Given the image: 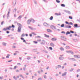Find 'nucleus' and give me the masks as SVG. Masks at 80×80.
<instances>
[{"label":"nucleus","mask_w":80,"mask_h":80,"mask_svg":"<svg viewBox=\"0 0 80 80\" xmlns=\"http://www.w3.org/2000/svg\"><path fill=\"white\" fill-rule=\"evenodd\" d=\"M70 50H69V51H66V52L67 53H70Z\"/></svg>","instance_id":"44"},{"label":"nucleus","mask_w":80,"mask_h":80,"mask_svg":"<svg viewBox=\"0 0 80 80\" xmlns=\"http://www.w3.org/2000/svg\"><path fill=\"white\" fill-rule=\"evenodd\" d=\"M45 37H46V38H49L50 37V36L49 35H47L46 34H44Z\"/></svg>","instance_id":"20"},{"label":"nucleus","mask_w":80,"mask_h":80,"mask_svg":"<svg viewBox=\"0 0 80 80\" xmlns=\"http://www.w3.org/2000/svg\"><path fill=\"white\" fill-rule=\"evenodd\" d=\"M73 40H74V41H75V42H77V39H73Z\"/></svg>","instance_id":"57"},{"label":"nucleus","mask_w":80,"mask_h":80,"mask_svg":"<svg viewBox=\"0 0 80 80\" xmlns=\"http://www.w3.org/2000/svg\"><path fill=\"white\" fill-rule=\"evenodd\" d=\"M33 42H34V43H38V42H36V41H33Z\"/></svg>","instance_id":"58"},{"label":"nucleus","mask_w":80,"mask_h":80,"mask_svg":"<svg viewBox=\"0 0 80 80\" xmlns=\"http://www.w3.org/2000/svg\"><path fill=\"white\" fill-rule=\"evenodd\" d=\"M69 18H70V19H73V18H72V16H69Z\"/></svg>","instance_id":"45"},{"label":"nucleus","mask_w":80,"mask_h":80,"mask_svg":"<svg viewBox=\"0 0 80 80\" xmlns=\"http://www.w3.org/2000/svg\"><path fill=\"white\" fill-rule=\"evenodd\" d=\"M20 76L21 77H22V78H24V77H23V76H22V75H20Z\"/></svg>","instance_id":"52"},{"label":"nucleus","mask_w":80,"mask_h":80,"mask_svg":"<svg viewBox=\"0 0 80 80\" xmlns=\"http://www.w3.org/2000/svg\"><path fill=\"white\" fill-rule=\"evenodd\" d=\"M64 24H62V25H61V27H64Z\"/></svg>","instance_id":"40"},{"label":"nucleus","mask_w":80,"mask_h":80,"mask_svg":"<svg viewBox=\"0 0 80 80\" xmlns=\"http://www.w3.org/2000/svg\"><path fill=\"white\" fill-rule=\"evenodd\" d=\"M30 20H31V22H32V23H34L35 22V21L32 18L30 19Z\"/></svg>","instance_id":"11"},{"label":"nucleus","mask_w":80,"mask_h":80,"mask_svg":"<svg viewBox=\"0 0 80 80\" xmlns=\"http://www.w3.org/2000/svg\"><path fill=\"white\" fill-rule=\"evenodd\" d=\"M58 68H62V66L60 65H58Z\"/></svg>","instance_id":"32"},{"label":"nucleus","mask_w":80,"mask_h":80,"mask_svg":"<svg viewBox=\"0 0 80 80\" xmlns=\"http://www.w3.org/2000/svg\"><path fill=\"white\" fill-rule=\"evenodd\" d=\"M30 22H31V21L30 20V19L28 20V22H27L28 25H29L30 24Z\"/></svg>","instance_id":"12"},{"label":"nucleus","mask_w":80,"mask_h":80,"mask_svg":"<svg viewBox=\"0 0 80 80\" xmlns=\"http://www.w3.org/2000/svg\"><path fill=\"white\" fill-rule=\"evenodd\" d=\"M57 39L56 38H52V41H57Z\"/></svg>","instance_id":"9"},{"label":"nucleus","mask_w":80,"mask_h":80,"mask_svg":"<svg viewBox=\"0 0 80 80\" xmlns=\"http://www.w3.org/2000/svg\"><path fill=\"white\" fill-rule=\"evenodd\" d=\"M73 69L72 68L71 70H69V71L70 72H72V71H73Z\"/></svg>","instance_id":"41"},{"label":"nucleus","mask_w":80,"mask_h":80,"mask_svg":"<svg viewBox=\"0 0 80 80\" xmlns=\"http://www.w3.org/2000/svg\"><path fill=\"white\" fill-rule=\"evenodd\" d=\"M72 26L70 25H66L65 26H64V28H71Z\"/></svg>","instance_id":"5"},{"label":"nucleus","mask_w":80,"mask_h":80,"mask_svg":"<svg viewBox=\"0 0 80 80\" xmlns=\"http://www.w3.org/2000/svg\"><path fill=\"white\" fill-rule=\"evenodd\" d=\"M2 45H3V46H7V43L5 42H3L2 43Z\"/></svg>","instance_id":"15"},{"label":"nucleus","mask_w":80,"mask_h":80,"mask_svg":"<svg viewBox=\"0 0 80 80\" xmlns=\"http://www.w3.org/2000/svg\"><path fill=\"white\" fill-rule=\"evenodd\" d=\"M74 57L75 58H80V57H78L77 55H74Z\"/></svg>","instance_id":"17"},{"label":"nucleus","mask_w":80,"mask_h":80,"mask_svg":"<svg viewBox=\"0 0 80 80\" xmlns=\"http://www.w3.org/2000/svg\"><path fill=\"white\" fill-rule=\"evenodd\" d=\"M69 25H73V23L70 22V23H69Z\"/></svg>","instance_id":"51"},{"label":"nucleus","mask_w":80,"mask_h":80,"mask_svg":"<svg viewBox=\"0 0 80 80\" xmlns=\"http://www.w3.org/2000/svg\"><path fill=\"white\" fill-rule=\"evenodd\" d=\"M25 34H24V33H23L22 35H21V37H25Z\"/></svg>","instance_id":"37"},{"label":"nucleus","mask_w":80,"mask_h":80,"mask_svg":"<svg viewBox=\"0 0 80 80\" xmlns=\"http://www.w3.org/2000/svg\"><path fill=\"white\" fill-rule=\"evenodd\" d=\"M12 36L13 35H8V37L9 38H10L11 39H13L14 38V37H12Z\"/></svg>","instance_id":"4"},{"label":"nucleus","mask_w":80,"mask_h":80,"mask_svg":"<svg viewBox=\"0 0 80 80\" xmlns=\"http://www.w3.org/2000/svg\"><path fill=\"white\" fill-rule=\"evenodd\" d=\"M49 79L50 80H53V78H52V77H50L49 78Z\"/></svg>","instance_id":"55"},{"label":"nucleus","mask_w":80,"mask_h":80,"mask_svg":"<svg viewBox=\"0 0 80 80\" xmlns=\"http://www.w3.org/2000/svg\"><path fill=\"white\" fill-rule=\"evenodd\" d=\"M80 69H78V70H77V72H80Z\"/></svg>","instance_id":"61"},{"label":"nucleus","mask_w":80,"mask_h":80,"mask_svg":"<svg viewBox=\"0 0 80 80\" xmlns=\"http://www.w3.org/2000/svg\"><path fill=\"white\" fill-rule=\"evenodd\" d=\"M47 31L48 32H52V30L49 29H47Z\"/></svg>","instance_id":"18"},{"label":"nucleus","mask_w":80,"mask_h":80,"mask_svg":"<svg viewBox=\"0 0 80 80\" xmlns=\"http://www.w3.org/2000/svg\"><path fill=\"white\" fill-rule=\"evenodd\" d=\"M69 60H72L73 61H76V59H75L74 58H70L69 59Z\"/></svg>","instance_id":"22"},{"label":"nucleus","mask_w":80,"mask_h":80,"mask_svg":"<svg viewBox=\"0 0 80 80\" xmlns=\"http://www.w3.org/2000/svg\"><path fill=\"white\" fill-rule=\"evenodd\" d=\"M13 78L15 80H17V78H16L15 76H14L13 77Z\"/></svg>","instance_id":"34"},{"label":"nucleus","mask_w":80,"mask_h":80,"mask_svg":"<svg viewBox=\"0 0 80 80\" xmlns=\"http://www.w3.org/2000/svg\"><path fill=\"white\" fill-rule=\"evenodd\" d=\"M27 60H30V59H31V57H28V58H27Z\"/></svg>","instance_id":"39"},{"label":"nucleus","mask_w":80,"mask_h":80,"mask_svg":"<svg viewBox=\"0 0 80 80\" xmlns=\"http://www.w3.org/2000/svg\"><path fill=\"white\" fill-rule=\"evenodd\" d=\"M44 78H47V76H46V75H44Z\"/></svg>","instance_id":"49"},{"label":"nucleus","mask_w":80,"mask_h":80,"mask_svg":"<svg viewBox=\"0 0 80 80\" xmlns=\"http://www.w3.org/2000/svg\"><path fill=\"white\" fill-rule=\"evenodd\" d=\"M49 49H50V50H53V48H52L51 47H49Z\"/></svg>","instance_id":"50"},{"label":"nucleus","mask_w":80,"mask_h":80,"mask_svg":"<svg viewBox=\"0 0 80 80\" xmlns=\"http://www.w3.org/2000/svg\"><path fill=\"white\" fill-rule=\"evenodd\" d=\"M65 23L66 24H68V25H69V23H68V22L67 21H66Z\"/></svg>","instance_id":"46"},{"label":"nucleus","mask_w":80,"mask_h":80,"mask_svg":"<svg viewBox=\"0 0 80 80\" xmlns=\"http://www.w3.org/2000/svg\"><path fill=\"white\" fill-rule=\"evenodd\" d=\"M61 39L63 41H67V38L65 36H61Z\"/></svg>","instance_id":"3"},{"label":"nucleus","mask_w":80,"mask_h":80,"mask_svg":"<svg viewBox=\"0 0 80 80\" xmlns=\"http://www.w3.org/2000/svg\"><path fill=\"white\" fill-rule=\"evenodd\" d=\"M61 7H65V5L63 4H62L61 5Z\"/></svg>","instance_id":"29"},{"label":"nucleus","mask_w":80,"mask_h":80,"mask_svg":"<svg viewBox=\"0 0 80 80\" xmlns=\"http://www.w3.org/2000/svg\"><path fill=\"white\" fill-rule=\"evenodd\" d=\"M51 28L52 29H56V28H55V26L53 25H52L51 26Z\"/></svg>","instance_id":"13"},{"label":"nucleus","mask_w":80,"mask_h":80,"mask_svg":"<svg viewBox=\"0 0 80 80\" xmlns=\"http://www.w3.org/2000/svg\"><path fill=\"white\" fill-rule=\"evenodd\" d=\"M3 22H4L3 21H2V22H1V25H3Z\"/></svg>","instance_id":"64"},{"label":"nucleus","mask_w":80,"mask_h":80,"mask_svg":"<svg viewBox=\"0 0 80 80\" xmlns=\"http://www.w3.org/2000/svg\"><path fill=\"white\" fill-rule=\"evenodd\" d=\"M65 12H66V13H68L69 14H70V13H71L70 12L68 11L65 10Z\"/></svg>","instance_id":"21"},{"label":"nucleus","mask_w":80,"mask_h":80,"mask_svg":"<svg viewBox=\"0 0 80 80\" xmlns=\"http://www.w3.org/2000/svg\"><path fill=\"white\" fill-rule=\"evenodd\" d=\"M17 24L19 27L18 28V32L20 33L21 32V30H22V25L19 23H17Z\"/></svg>","instance_id":"1"},{"label":"nucleus","mask_w":80,"mask_h":80,"mask_svg":"<svg viewBox=\"0 0 80 80\" xmlns=\"http://www.w3.org/2000/svg\"><path fill=\"white\" fill-rule=\"evenodd\" d=\"M69 53L72 54V55H73V52L72 50H70Z\"/></svg>","instance_id":"26"},{"label":"nucleus","mask_w":80,"mask_h":80,"mask_svg":"<svg viewBox=\"0 0 80 80\" xmlns=\"http://www.w3.org/2000/svg\"><path fill=\"white\" fill-rule=\"evenodd\" d=\"M66 49H69L70 48V47L68 46H67L66 47Z\"/></svg>","instance_id":"24"},{"label":"nucleus","mask_w":80,"mask_h":80,"mask_svg":"<svg viewBox=\"0 0 80 80\" xmlns=\"http://www.w3.org/2000/svg\"><path fill=\"white\" fill-rule=\"evenodd\" d=\"M16 72H19V70H18V69H17V70H16Z\"/></svg>","instance_id":"56"},{"label":"nucleus","mask_w":80,"mask_h":80,"mask_svg":"<svg viewBox=\"0 0 80 80\" xmlns=\"http://www.w3.org/2000/svg\"><path fill=\"white\" fill-rule=\"evenodd\" d=\"M67 72H65L63 73L62 74V77H64L65 76H66V75H67Z\"/></svg>","instance_id":"10"},{"label":"nucleus","mask_w":80,"mask_h":80,"mask_svg":"<svg viewBox=\"0 0 80 80\" xmlns=\"http://www.w3.org/2000/svg\"><path fill=\"white\" fill-rule=\"evenodd\" d=\"M37 30V29L36 28H32V30Z\"/></svg>","instance_id":"62"},{"label":"nucleus","mask_w":80,"mask_h":80,"mask_svg":"<svg viewBox=\"0 0 80 80\" xmlns=\"http://www.w3.org/2000/svg\"><path fill=\"white\" fill-rule=\"evenodd\" d=\"M74 26L75 27H77V28H78V27H80V26H78V24H75L74 25Z\"/></svg>","instance_id":"16"},{"label":"nucleus","mask_w":80,"mask_h":80,"mask_svg":"<svg viewBox=\"0 0 80 80\" xmlns=\"http://www.w3.org/2000/svg\"><path fill=\"white\" fill-rule=\"evenodd\" d=\"M12 27V28H15V26L13 25V24L12 25V26H9V27H7L6 28H4L3 30H4V31H6V30H10V28H11Z\"/></svg>","instance_id":"2"},{"label":"nucleus","mask_w":80,"mask_h":80,"mask_svg":"<svg viewBox=\"0 0 80 80\" xmlns=\"http://www.w3.org/2000/svg\"><path fill=\"white\" fill-rule=\"evenodd\" d=\"M60 15V14H58L57 13H55V15H57V16H58V15Z\"/></svg>","instance_id":"38"},{"label":"nucleus","mask_w":80,"mask_h":80,"mask_svg":"<svg viewBox=\"0 0 80 80\" xmlns=\"http://www.w3.org/2000/svg\"><path fill=\"white\" fill-rule=\"evenodd\" d=\"M70 32L67 31L66 33V35H68V34H70Z\"/></svg>","instance_id":"23"},{"label":"nucleus","mask_w":80,"mask_h":80,"mask_svg":"<svg viewBox=\"0 0 80 80\" xmlns=\"http://www.w3.org/2000/svg\"><path fill=\"white\" fill-rule=\"evenodd\" d=\"M53 16H51L50 18V20H53Z\"/></svg>","instance_id":"31"},{"label":"nucleus","mask_w":80,"mask_h":80,"mask_svg":"<svg viewBox=\"0 0 80 80\" xmlns=\"http://www.w3.org/2000/svg\"><path fill=\"white\" fill-rule=\"evenodd\" d=\"M29 36L30 37H32V34H29Z\"/></svg>","instance_id":"60"},{"label":"nucleus","mask_w":80,"mask_h":80,"mask_svg":"<svg viewBox=\"0 0 80 80\" xmlns=\"http://www.w3.org/2000/svg\"><path fill=\"white\" fill-rule=\"evenodd\" d=\"M50 45H51V46H52V47H54L55 45L54 44H53L52 43H51L50 44Z\"/></svg>","instance_id":"27"},{"label":"nucleus","mask_w":80,"mask_h":80,"mask_svg":"<svg viewBox=\"0 0 80 80\" xmlns=\"http://www.w3.org/2000/svg\"><path fill=\"white\" fill-rule=\"evenodd\" d=\"M3 78V76L0 77V80H2Z\"/></svg>","instance_id":"35"},{"label":"nucleus","mask_w":80,"mask_h":80,"mask_svg":"<svg viewBox=\"0 0 80 80\" xmlns=\"http://www.w3.org/2000/svg\"><path fill=\"white\" fill-rule=\"evenodd\" d=\"M38 80H42V79L41 78H38Z\"/></svg>","instance_id":"48"},{"label":"nucleus","mask_w":80,"mask_h":80,"mask_svg":"<svg viewBox=\"0 0 80 80\" xmlns=\"http://www.w3.org/2000/svg\"><path fill=\"white\" fill-rule=\"evenodd\" d=\"M17 68V66H15L13 68L14 70H15L16 68Z\"/></svg>","instance_id":"53"},{"label":"nucleus","mask_w":80,"mask_h":80,"mask_svg":"<svg viewBox=\"0 0 80 80\" xmlns=\"http://www.w3.org/2000/svg\"><path fill=\"white\" fill-rule=\"evenodd\" d=\"M44 25L46 27H49V24L46 22H45L43 23Z\"/></svg>","instance_id":"6"},{"label":"nucleus","mask_w":80,"mask_h":80,"mask_svg":"<svg viewBox=\"0 0 80 80\" xmlns=\"http://www.w3.org/2000/svg\"><path fill=\"white\" fill-rule=\"evenodd\" d=\"M10 12H8L7 14V17L8 18V17H10Z\"/></svg>","instance_id":"14"},{"label":"nucleus","mask_w":80,"mask_h":80,"mask_svg":"<svg viewBox=\"0 0 80 80\" xmlns=\"http://www.w3.org/2000/svg\"><path fill=\"white\" fill-rule=\"evenodd\" d=\"M46 43L45 41V40H42V42H41V45H44Z\"/></svg>","instance_id":"8"},{"label":"nucleus","mask_w":80,"mask_h":80,"mask_svg":"<svg viewBox=\"0 0 80 80\" xmlns=\"http://www.w3.org/2000/svg\"><path fill=\"white\" fill-rule=\"evenodd\" d=\"M17 11V9L16 8L14 9L13 11L12 12L13 13H14V12H15Z\"/></svg>","instance_id":"33"},{"label":"nucleus","mask_w":80,"mask_h":80,"mask_svg":"<svg viewBox=\"0 0 80 80\" xmlns=\"http://www.w3.org/2000/svg\"><path fill=\"white\" fill-rule=\"evenodd\" d=\"M70 33H74V32H73L72 31L70 30Z\"/></svg>","instance_id":"42"},{"label":"nucleus","mask_w":80,"mask_h":80,"mask_svg":"<svg viewBox=\"0 0 80 80\" xmlns=\"http://www.w3.org/2000/svg\"><path fill=\"white\" fill-rule=\"evenodd\" d=\"M38 73H39V74H40V71H38Z\"/></svg>","instance_id":"63"},{"label":"nucleus","mask_w":80,"mask_h":80,"mask_svg":"<svg viewBox=\"0 0 80 80\" xmlns=\"http://www.w3.org/2000/svg\"><path fill=\"white\" fill-rule=\"evenodd\" d=\"M10 54H7L6 58H9V57H10Z\"/></svg>","instance_id":"28"},{"label":"nucleus","mask_w":80,"mask_h":80,"mask_svg":"<svg viewBox=\"0 0 80 80\" xmlns=\"http://www.w3.org/2000/svg\"><path fill=\"white\" fill-rule=\"evenodd\" d=\"M60 56V57L59 58V60H63L64 59V58L62 57V56H63V55H61Z\"/></svg>","instance_id":"7"},{"label":"nucleus","mask_w":80,"mask_h":80,"mask_svg":"<svg viewBox=\"0 0 80 80\" xmlns=\"http://www.w3.org/2000/svg\"><path fill=\"white\" fill-rule=\"evenodd\" d=\"M6 33H7L8 34V33H10V32H9L8 31H7Z\"/></svg>","instance_id":"59"},{"label":"nucleus","mask_w":80,"mask_h":80,"mask_svg":"<svg viewBox=\"0 0 80 80\" xmlns=\"http://www.w3.org/2000/svg\"><path fill=\"white\" fill-rule=\"evenodd\" d=\"M22 18V16H20L17 18L18 20H20Z\"/></svg>","instance_id":"19"},{"label":"nucleus","mask_w":80,"mask_h":80,"mask_svg":"<svg viewBox=\"0 0 80 80\" xmlns=\"http://www.w3.org/2000/svg\"><path fill=\"white\" fill-rule=\"evenodd\" d=\"M37 49H34L32 50V52H37Z\"/></svg>","instance_id":"25"},{"label":"nucleus","mask_w":80,"mask_h":80,"mask_svg":"<svg viewBox=\"0 0 80 80\" xmlns=\"http://www.w3.org/2000/svg\"><path fill=\"white\" fill-rule=\"evenodd\" d=\"M37 37L38 38H41L40 36H38L37 37H36V38H37Z\"/></svg>","instance_id":"47"},{"label":"nucleus","mask_w":80,"mask_h":80,"mask_svg":"<svg viewBox=\"0 0 80 80\" xmlns=\"http://www.w3.org/2000/svg\"><path fill=\"white\" fill-rule=\"evenodd\" d=\"M28 28H30V29H31V30H32L33 29V28H32V27L28 26Z\"/></svg>","instance_id":"36"},{"label":"nucleus","mask_w":80,"mask_h":80,"mask_svg":"<svg viewBox=\"0 0 80 80\" xmlns=\"http://www.w3.org/2000/svg\"><path fill=\"white\" fill-rule=\"evenodd\" d=\"M60 49L61 50V51H63V50H64V49L62 48H60Z\"/></svg>","instance_id":"30"},{"label":"nucleus","mask_w":80,"mask_h":80,"mask_svg":"<svg viewBox=\"0 0 80 80\" xmlns=\"http://www.w3.org/2000/svg\"><path fill=\"white\" fill-rule=\"evenodd\" d=\"M61 33H64V34H65V32L64 31H62L61 32Z\"/></svg>","instance_id":"54"},{"label":"nucleus","mask_w":80,"mask_h":80,"mask_svg":"<svg viewBox=\"0 0 80 80\" xmlns=\"http://www.w3.org/2000/svg\"><path fill=\"white\" fill-rule=\"evenodd\" d=\"M56 1L57 2V3H60V1L58 0H56Z\"/></svg>","instance_id":"43"}]
</instances>
